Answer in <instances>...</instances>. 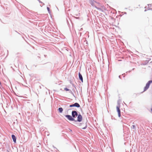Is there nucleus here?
Returning <instances> with one entry per match:
<instances>
[{"label": "nucleus", "instance_id": "7ed1b4c3", "mask_svg": "<svg viewBox=\"0 0 152 152\" xmlns=\"http://www.w3.org/2000/svg\"><path fill=\"white\" fill-rule=\"evenodd\" d=\"M65 117L67 118V119L70 121H75V119L74 118H72L71 116L69 115H66Z\"/></svg>", "mask_w": 152, "mask_h": 152}, {"label": "nucleus", "instance_id": "4468645a", "mask_svg": "<svg viewBox=\"0 0 152 152\" xmlns=\"http://www.w3.org/2000/svg\"><path fill=\"white\" fill-rule=\"evenodd\" d=\"M47 10L48 11H50V9L48 7H47Z\"/></svg>", "mask_w": 152, "mask_h": 152}, {"label": "nucleus", "instance_id": "0eeeda50", "mask_svg": "<svg viewBox=\"0 0 152 152\" xmlns=\"http://www.w3.org/2000/svg\"><path fill=\"white\" fill-rule=\"evenodd\" d=\"M74 106L79 107H80V105L78 103H75L74 104L70 105L69 106L70 107H72Z\"/></svg>", "mask_w": 152, "mask_h": 152}, {"label": "nucleus", "instance_id": "f03ea898", "mask_svg": "<svg viewBox=\"0 0 152 152\" xmlns=\"http://www.w3.org/2000/svg\"><path fill=\"white\" fill-rule=\"evenodd\" d=\"M152 83V80H150L146 83L145 86L144 87V91H146L149 88L150 85Z\"/></svg>", "mask_w": 152, "mask_h": 152}, {"label": "nucleus", "instance_id": "ddd939ff", "mask_svg": "<svg viewBox=\"0 0 152 152\" xmlns=\"http://www.w3.org/2000/svg\"><path fill=\"white\" fill-rule=\"evenodd\" d=\"M64 90L66 91H69V89L66 88H64Z\"/></svg>", "mask_w": 152, "mask_h": 152}, {"label": "nucleus", "instance_id": "1a4fd4ad", "mask_svg": "<svg viewBox=\"0 0 152 152\" xmlns=\"http://www.w3.org/2000/svg\"><path fill=\"white\" fill-rule=\"evenodd\" d=\"M12 138L13 140V141L15 143L16 142V137L14 135H12Z\"/></svg>", "mask_w": 152, "mask_h": 152}, {"label": "nucleus", "instance_id": "20e7f679", "mask_svg": "<svg viewBox=\"0 0 152 152\" xmlns=\"http://www.w3.org/2000/svg\"><path fill=\"white\" fill-rule=\"evenodd\" d=\"M116 109L117 112H118V115L119 117H121V111L120 109V107L119 106H117L116 107Z\"/></svg>", "mask_w": 152, "mask_h": 152}, {"label": "nucleus", "instance_id": "dca6fc26", "mask_svg": "<svg viewBox=\"0 0 152 152\" xmlns=\"http://www.w3.org/2000/svg\"><path fill=\"white\" fill-rule=\"evenodd\" d=\"M0 84L1 85V82L0 81Z\"/></svg>", "mask_w": 152, "mask_h": 152}, {"label": "nucleus", "instance_id": "423d86ee", "mask_svg": "<svg viewBox=\"0 0 152 152\" xmlns=\"http://www.w3.org/2000/svg\"><path fill=\"white\" fill-rule=\"evenodd\" d=\"M72 115L73 118H75L77 116V113L75 111H73L72 112Z\"/></svg>", "mask_w": 152, "mask_h": 152}, {"label": "nucleus", "instance_id": "2eb2a0df", "mask_svg": "<svg viewBox=\"0 0 152 152\" xmlns=\"http://www.w3.org/2000/svg\"><path fill=\"white\" fill-rule=\"evenodd\" d=\"M95 7H96V8H97V9H99V8H98L97 7H96L95 6Z\"/></svg>", "mask_w": 152, "mask_h": 152}, {"label": "nucleus", "instance_id": "6e6552de", "mask_svg": "<svg viewBox=\"0 0 152 152\" xmlns=\"http://www.w3.org/2000/svg\"><path fill=\"white\" fill-rule=\"evenodd\" d=\"M82 120V117L80 114H79L78 115L77 121L80 122Z\"/></svg>", "mask_w": 152, "mask_h": 152}, {"label": "nucleus", "instance_id": "9b49d317", "mask_svg": "<svg viewBox=\"0 0 152 152\" xmlns=\"http://www.w3.org/2000/svg\"><path fill=\"white\" fill-rule=\"evenodd\" d=\"M58 111L59 112L61 113L63 111V109L61 107H60L58 109Z\"/></svg>", "mask_w": 152, "mask_h": 152}, {"label": "nucleus", "instance_id": "39448f33", "mask_svg": "<svg viewBox=\"0 0 152 152\" xmlns=\"http://www.w3.org/2000/svg\"><path fill=\"white\" fill-rule=\"evenodd\" d=\"M116 109L117 112H118V115L119 117H121V111L120 109V107L119 106H117L116 107Z\"/></svg>", "mask_w": 152, "mask_h": 152}, {"label": "nucleus", "instance_id": "f257e3e1", "mask_svg": "<svg viewBox=\"0 0 152 152\" xmlns=\"http://www.w3.org/2000/svg\"><path fill=\"white\" fill-rule=\"evenodd\" d=\"M76 126L83 129H86L87 127L86 124L79 123L76 124Z\"/></svg>", "mask_w": 152, "mask_h": 152}, {"label": "nucleus", "instance_id": "f8f14e48", "mask_svg": "<svg viewBox=\"0 0 152 152\" xmlns=\"http://www.w3.org/2000/svg\"><path fill=\"white\" fill-rule=\"evenodd\" d=\"M95 3H96V1H93L91 3V4L93 6Z\"/></svg>", "mask_w": 152, "mask_h": 152}, {"label": "nucleus", "instance_id": "9d476101", "mask_svg": "<svg viewBox=\"0 0 152 152\" xmlns=\"http://www.w3.org/2000/svg\"><path fill=\"white\" fill-rule=\"evenodd\" d=\"M79 79L82 82H83V77L81 75L80 73H79Z\"/></svg>", "mask_w": 152, "mask_h": 152}]
</instances>
